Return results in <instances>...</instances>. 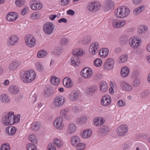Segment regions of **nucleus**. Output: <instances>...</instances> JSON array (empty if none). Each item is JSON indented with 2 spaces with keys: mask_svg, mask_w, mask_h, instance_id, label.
<instances>
[{
  "mask_svg": "<svg viewBox=\"0 0 150 150\" xmlns=\"http://www.w3.org/2000/svg\"><path fill=\"white\" fill-rule=\"evenodd\" d=\"M20 75L22 80L24 83H31L36 77L35 72L32 69H30L27 71L21 70L20 71Z\"/></svg>",
  "mask_w": 150,
  "mask_h": 150,
  "instance_id": "f257e3e1",
  "label": "nucleus"
},
{
  "mask_svg": "<svg viewBox=\"0 0 150 150\" xmlns=\"http://www.w3.org/2000/svg\"><path fill=\"white\" fill-rule=\"evenodd\" d=\"M14 113L13 112H8L3 113L2 118V123L5 126L13 124L14 121L13 117Z\"/></svg>",
  "mask_w": 150,
  "mask_h": 150,
  "instance_id": "f03ea898",
  "label": "nucleus"
},
{
  "mask_svg": "<svg viewBox=\"0 0 150 150\" xmlns=\"http://www.w3.org/2000/svg\"><path fill=\"white\" fill-rule=\"evenodd\" d=\"M130 13L129 9L126 6H123L115 12V16L117 18H123L128 16Z\"/></svg>",
  "mask_w": 150,
  "mask_h": 150,
  "instance_id": "7ed1b4c3",
  "label": "nucleus"
},
{
  "mask_svg": "<svg viewBox=\"0 0 150 150\" xmlns=\"http://www.w3.org/2000/svg\"><path fill=\"white\" fill-rule=\"evenodd\" d=\"M101 4L98 1L89 3L87 6L88 10L92 12H95L98 11L100 8Z\"/></svg>",
  "mask_w": 150,
  "mask_h": 150,
  "instance_id": "20e7f679",
  "label": "nucleus"
},
{
  "mask_svg": "<svg viewBox=\"0 0 150 150\" xmlns=\"http://www.w3.org/2000/svg\"><path fill=\"white\" fill-rule=\"evenodd\" d=\"M55 28L54 24L51 22H47L44 25L43 30L46 34H50L54 31Z\"/></svg>",
  "mask_w": 150,
  "mask_h": 150,
  "instance_id": "39448f33",
  "label": "nucleus"
},
{
  "mask_svg": "<svg viewBox=\"0 0 150 150\" xmlns=\"http://www.w3.org/2000/svg\"><path fill=\"white\" fill-rule=\"evenodd\" d=\"M36 39L31 35H27L25 37V42L26 45L29 47H34L35 44Z\"/></svg>",
  "mask_w": 150,
  "mask_h": 150,
  "instance_id": "423d86ee",
  "label": "nucleus"
},
{
  "mask_svg": "<svg viewBox=\"0 0 150 150\" xmlns=\"http://www.w3.org/2000/svg\"><path fill=\"white\" fill-rule=\"evenodd\" d=\"M141 40V39L135 37L131 38L129 41L130 46L134 48H137L139 47L140 45Z\"/></svg>",
  "mask_w": 150,
  "mask_h": 150,
  "instance_id": "0eeeda50",
  "label": "nucleus"
},
{
  "mask_svg": "<svg viewBox=\"0 0 150 150\" xmlns=\"http://www.w3.org/2000/svg\"><path fill=\"white\" fill-rule=\"evenodd\" d=\"M128 129V127L127 125H122L118 127L117 130V133L118 136L122 137L127 133Z\"/></svg>",
  "mask_w": 150,
  "mask_h": 150,
  "instance_id": "6e6552de",
  "label": "nucleus"
},
{
  "mask_svg": "<svg viewBox=\"0 0 150 150\" xmlns=\"http://www.w3.org/2000/svg\"><path fill=\"white\" fill-rule=\"evenodd\" d=\"M112 26L115 28H120L123 27L126 24L125 20L113 19L112 21Z\"/></svg>",
  "mask_w": 150,
  "mask_h": 150,
  "instance_id": "1a4fd4ad",
  "label": "nucleus"
},
{
  "mask_svg": "<svg viewBox=\"0 0 150 150\" xmlns=\"http://www.w3.org/2000/svg\"><path fill=\"white\" fill-rule=\"evenodd\" d=\"M65 99L62 96H56L53 100V103L54 105L57 107L62 106L64 103Z\"/></svg>",
  "mask_w": 150,
  "mask_h": 150,
  "instance_id": "9d476101",
  "label": "nucleus"
},
{
  "mask_svg": "<svg viewBox=\"0 0 150 150\" xmlns=\"http://www.w3.org/2000/svg\"><path fill=\"white\" fill-rule=\"evenodd\" d=\"M63 118L59 117L57 118L53 122V125L54 128L59 130L62 129L64 127L63 124Z\"/></svg>",
  "mask_w": 150,
  "mask_h": 150,
  "instance_id": "9b49d317",
  "label": "nucleus"
},
{
  "mask_svg": "<svg viewBox=\"0 0 150 150\" xmlns=\"http://www.w3.org/2000/svg\"><path fill=\"white\" fill-rule=\"evenodd\" d=\"M114 60L112 58L108 59L103 64V69L106 70L111 69L114 65Z\"/></svg>",
  "mask_w": 150,
  "mask_h": 150,
  "instance_id": "f8f14e48",
  "label": "nucleus"
},
{
  "mask_svg": "<svg viewBox=\"0 0 150 150\" xmlns=\"http://www.w3.org/2000/svg\"><path fill=\"white\" fill-rule=\"evenodd\" d=\"M81 73L82 77L85 79L89 78L93 74L91 69L87 68L83 69Z\"/></svg>",
  "mask_w": 150,
  "mask_h": 150,
  "instance_id": "ddd939ff",
  "label": "nucleus"
},
{
  "mask_svg": "<svg viewBox=\"0 0 150 150\" xmlns=\"http://www.w3.org/2000/svg\"><path fill=\"white\" fill-rule=\"evenodd\" d=\"M19 41L18 37L16 35H10L8 40V45L9 46L14 45Z\"/></svg>",
  "mask_w": 150,
  "mask_h": 150,
  "instance_id": "4468645a",
  "label": "nucleus"
},
{
  "mask_svg": "<svg viewBox=\"0 0 150 150\" xmlns=\"http://www.w3.org/2000/svg\"><path fill=\"white\" fill-rule=\"evenodd\" d=\"M111 102V98L109 96H105L102 97L101 100V105L104 106H106L110 105Z\"/></svg>",
  "mask_w": 150,
  "mask_h": 150,
  "instance_id": "2eb2a0df",
  "label": "nucleus"
},
{
  "mask_svg": "<svg viewBox=\"0 0 150 150\" xmlns=\"http://www.w3.org/2000/svg\"><path fill=\"white\" fill-rule=\"evenodd\" d=\"M98 43L95 42L92 43L90 46L89 52L91 54L94 55L96 53L98 50Z\"/></svg>",
  "mask_w": 150,
  "mask_h": 150,
  "instance_id": "dca6fc26",
  "label": "nucleus"
},
{
  "mask_svg": "<svg viewBox=\"0 0 150 150\" xmlns=\"http://www.w3.org/2000/svg\"><path fill=\"white\" fill-rule=\"evenodd\" d=\"M110 131V129L108 126L104 125L99 129L98 134L100 135L104 136L105 135Z\"/></svg>",
  "mask_w": 150,
  "mask_h": 150,
  "instance_id": "f3484780",
  "label": "nucleus"
},
{
  "mask_svg": "<svg viewBox=\"0 0 150 150\" xmlns=\"http://www.w3.org/2000/svg\"><path fill=\"white\" fill-rule=\"evenodd\" d=\"M31 8L33 10H39L42 7V5L40 3H38L36 1H32L30 3Z\"/></svg>",
  "mask_w": 150,
  "mask_h": 150,
  "instance_id": "a211bd4d",
  "label": "nucleus"
},
{
  "mask_svg": "<svg viewBox=\"0 0 150 150\" xmlns=\"http://www.w3.org/2000/svg\"><path fill=\"white\" fill-rule=\"evenodd\" d=\"M63 82L64 86L67 88H70L73 86V82L69 77L65 78L63 80Z\"/></svg>",
  "mask_w": 150,
  "mask_h": 150,
  "instance_id": "6ab92c4d",
  "label": "nucleus"
},
{
  "mask_svg": "<svg viewBox=\"0 0 150 150\" xmlns=\"http://www.w3.org/2000/svg\"><path fill=\"white\" fill-rule=\"evenodd\" d=\"M18 17L17 13L13 12L8 13L6 16V19L9 21H15Z\"/></svg>",
  "mask_w": 150,
  "mask_h": 150,
  "instance_id": "aec40b11",
  "label": "nucleus"
},
{
  "mask_svg": "<svg viewBox=\"0 0 150 150\" xmlns=\"http://www.w3.org/2000/svg\"><path fill=\"white\" fill-rule=\"evenodd\" d=\"M106 5L105 6V11H108L114 8L115 4L111 0H107L106 1Z\"/></svg>",
  "mask_w": 150,
  "mask_h": 150,
  "instance_id": "412c9836",
  "label": "nucleus"
},
{
  "mask_svg": "<svg viewBox=\"0 0 150 150\" xmlns=\"http://www.w3.org/2000/svg\"><path fill=\"white\" fill-rule=\"evenodd\" d=\"M8 91L11 94L16 95L19 93V88L17 86L11 85L9 87Z\"/></svg>",
  "mask_w": 150,
  "mask_h": 150,
  "instance_id": "4be33fe9",
  "label": "nucleus"
},
{
  "mask_svg": "<svg viewBox=\"0 0 150 150\" xmlns=\"http://www.w3.org/2000/svg\"><path fill=\"white\" fill-rule=\"evenodd\" d=\"M17 129L12 126L8 127L6 129V133L9 135L13 136L16 133Z\"/></svg>",
  "mask_w": 150,
  "mask_h": 150,
  "instance_id": "5701e85b",
  "label": "nucleus"
},
{
  "mask_svg": "<svg viewBox=\"0 0 150 150\" xmlns=\"http://www.w3.org/2000/svg\"><path fill=\"white\" fill-rule=\"evenodd\" d=\"M19 65L18 62L17 61H13L8 66V69L10 71H13L18 68Z\"/></svg>",
  "mask_w": 150,
  "mask_h": 150,
  "instance_id": "b1692460",
  "label": "nucleus"
},
{
  "mask_svg": "<svg viewBox=\"0 0 150 150\" xmlns=\"http://www.w3.org/2000/svg\"><path fill=\"white\" fill-rule=\"evenodd\" d=\"M10 98L5 94H2L0 96V100L2 103H9L10 102Z\"/></svg>",
  "mask_w": 150,
  "mask_h": 150,
  "instance_id": "393cba45",
  "label": "nucleus"
},
{
  "mask_svg": "<svg viewBox=\"0 0 150 150\" xmlns=\"http://www.w3.org/2000/svg\"><path fill=\"white\" fill-rule=\"evenodd\" d=\"M94 125L96 126H99L104 123L105 120L101 117H96L94 119Z\"/></svg>",
  "mask_w": 150,
  "mask_h": 150,
  "instance_id": "a878e982",
  "label": "nucleus"
},
{
  "mask_svg": "<svg viewBox=\"0 0 150 150\" xmlns=\"http://www.w3.org/2000/svg\"><path fill=\"white\" fill-rule=\"evenodd\" d=\"M129 38L128 36L126 35H123L121 36L119 40V42L121 45H125L128 42Z\"/></svg>",
  "mask_w": 150,
  "mask_h": 150,
  "instance_id": "bb28decb",
  "label": "nucleus"
},
{
  "mask_svg": "<svg viewBox=\"0 0 150 150\" xmlns=\"http://www.w3.org/2000/svg\"><path fill=\"white\" fill-rule=\"evenodd\" d=\"M54 91L53 88L49 86L46 88L44 90V96L45 97H49L52 94Z\"/></svg>",
  "mask_w": 150,
  "mask_h": 150,
  "instance_id": "cd10ccee",
  "label": "nucleus"
},
{
  "mask_svg": "<svg viewBox=\"0 0 150 150\" xmlns=\"http://www.w3.org/2000/svg\"><path fill=\"white\" fill-rule=\"evenodd\" d=\"M76 128V126L74 124L71 123L68 126L67 133L69 134H73L75 131Z\"/></svg>",
  "mask_w": 150,
  "mask_h": 150,
  "instance_id": "c85d7f7f",
  "label": "nucleus"
},
{
  "mask_svg": "<svg viewBox=\"0 0 150 150\" xmlns=\"http://www.w3.org/2000/svg\"><path fill=\"white\" fill-rule=\"evenodd\" d=\"M78 58L77 56L73 55L71 59V64L74 67H77L79 65V62H78Z\"/></svg>",
  "mask_w": 150,
  "mask_h": 150,
  "instance_id": "c756f323",
  "label": "nucleus"
},
{
  "mask_svg": "<svg viewBox=\"0 0 150 150\" xmlns=\"http://www.w3.org/2000/svg\"><path fill=\"white\" fill-rule=\"evenodd\" d=\"M40 127V123L38 122L35 121L31 124L30 128L33 131H36L39 129Z\"/></svg>",
  "mask_w": 150,
  "mask_h": 150,
  "instance_id": "7c9ffc66",
  "label": "nucleus"
},
{
  "mask_svg": "<svg viewBox=\"0 0 150 150\" xmlns=\"http://www.w3.org/2000/svg\"><path fill=\"white\" fill-rule=\"evenodd\" d=\"M100 91L103 93H105L108 90V84L105 81L102 82L100 86Z\"/></svg>",
  "mask_w": 150,
  "mask_h": 150,
  "instance_id": "2f4dec72",
  "label": "nucleus"
},
{
  "mask_svg": "<svg viewBox=\"0 0 150 150\" xmlns=\"http://www.w3.org/2000/svg\"><path fill=\"white\" fill-rule=\"evenodd\" d=\"M71 142L73 146H75L80 142V139L78 136H73L71 138Z\"/></svg>",
  "mask_w": 150,
  "mask_h": 150,
  "instance_id": "473e14b6",
  "label": "nucleus"
},
{
  "mask_svg": "<svg viewBox=\"0 0 150 150\" xmlns=\"http://www.w3.org/2000/svg\"><path fill=\"white\" fill-rule=\"evenodd\" d=\"M98 89L97 86L96 85H93L88 88L87 93L90 95H93Z\"/></svg>",
  "mask_w": 150,
  "mask_h": 150,
  "instance_id": "72a5a7b5",
  "label": "nucleus"
},
{
  "mask_svg": "<svg viewBox=\"0 0 150 150\" xmlns=\"http://www.w3.org/2000/svg\"><path fill=\"white\" fill-rule=\"evenodd\" d=\"M91 38L89 36H85L80 40V42L84 45L89 44L91 42Z\"/></svg>",
  "mask_w": 150,
  "mask_h": 150,
  "instance_id": "f704fd0d",
  "label": "nucleus"
},
{
  "mask_svg": "<svg viewBox=\"0 0 150 150\" xmlns=\"http://www.w3.org/2000/svg\"><path fill=\"white\" fill-rule=\"evenodd\" d=\"M109 52V50L108 49L104 48L100 50L99 54L101 57H105L108 55Z\"/></svg>",
  "mask_w": 150,
  "mask_h": 150,
  "instance_id": "c9c22d12",
  "label": "nucleus"
},
{
  "mask_svg": "<svg viewBox=\"0 0 150 150\" xmlns=\"http://www.w3.org/2000/svg\"><path fill=\"white\" fill-rule=\"evenodd\" d=\"M148 28L146 25H141L139 26L138 28V32L139 33H144L148 30Z\"/></svg>",
  "mask_w": 150,
  "mask_h": 150,
  "instance_id": "e433bc0d",
  "label": "nucleus"
},
{
  "mask_svg": "<svg viewBox=\"0 0 150 150\" xmlns=\"http://www.w3.org/2000/svg\"><path fill=\"white\" fill-rule=\"evenodd\" d=\"M50 81L51 83L54 85H57L60 82V79H59L54 76H53L51 77Z\"/></svg>",
  "mask_w": 150,
  "mask_h": 150,
  "instance_id": "4c0bfd02",
  "label": "nucleus"
},
{
  "mask_svg": "<svg viewBox=\"0 0 150 150\" xmlns=\"http://www.w3.org/2000/svg\"><path fill=\"white\" fill-rule=\"evenodd\" d=\"M129 72L128 68L127 67H124L122 68L121 70V76L123 77L127 76Z\"/></svg>",
  "mask_w": 150,
  "mask_h": 150,
  "instance_id": "58836bf2",
  "label": "nucleus"
},
{
  "mask_svg": "<svg viewBox=\"0 0 150 150\" xmlns=\"http://www.w3.org/2000/svg\"><path fill=\"white\" fill-rule=\"evenodd\" d=\"M92 131L90 129H87L82 133V137L84 138H87L90 137L92 134Z\"/></svg>",
  "mask_w": 150,
  "mask_h": 150,
  "instance_id": "ea45409f",
  "label": "nucleus"
},
{
  "mask_svg": "<svg viewBox=\"0 0 150 150\" xmlns=\"http://www.w3.org/2000/svg\"><path fill=\"white\" fill-rule=\"evenodd\" d=\"M123 89L127 91H130L132 89V86L129 84L123 83L122 85Z\"/></svg>",
  "mask_w": 150,
  "mask_h": 150,
  "instance_id": "a19ab883",
  "label": "nucleus"
},
{
  "mask_svg": "<svg viewBox=\"0 0 150 150\" xmlns=\"http://www.w3.org/2000/svg\"><path fill=\"white\" fill-rule=\"evenodd\" d=\"M79 96L78 91H73L70 93V99L71 100H75L78 98Z\"/></svg>",
  "mask_w": 150,
  "mask_h": 150,
  "instance_id": "79ce46f5",
  "label": "nucleus"
},
{
  "mask_svg": "<svg viewBox=\"0 0 150 150\" xmlns=\"http://www.w3.org/2000/svg\"><path fill=\"white\" fill-rule=\"evenodd\" d=\"M144 5H141L139 7L135 8L134 11V14L137 15L141 13L144 9Z\"/></svg>",
  "mask_w": 150,
  "mask_h": 150,
  "instance_id": "37998d69",
  "label": "nucleus"
},
{
  "mask_svg": "<svg viewBox=\"0 0 150 150\" xmlns=\"http://www.w3.org/2000/svg\"><path fill=\"white\" fill-rule=\"evenodd\" d=\"M47 52L44 50H41L38 52L37 56L39 58H42L45 57L47 54Z\"/></svg>",
  "mask_w": 150,
  "mask_h": 150,
  "instance_id": "c03bdc74",
  "label": "nucleus"
},
{
  "mask_svg": "<svg viewBox=\"0 0 150 150\" xmlns=\"http://www.w3.org/2000/svg\"><path fill=\"white\" fill-rule=\"evenodd\" d=\"M29 139L34 144H36L38 142L37 138L34 134H32L29 136Z\"/></svg>",
  "mask_w": 150,
  "mask_h": 150,
  "instance_id": "a18cd8bd",
  "label": "nucleus"
},
{
  "mask_svg": "<svg viewBox=\"0 0 150 150\" xmlns=\"http://www.w3.org/2000/svg\"><path fill=\"white\" fill-rule=\"evenodd\" d=\"M76 146L77 150H83L86 147V145L84 143H80L79 142Z\"/></svg>",
  "mask_w": 150,
  "mask_h": 150,
  "instance_id": "49530a36",
  "label": "nucleus"
},
{
  "mask_svg": "<svg viewBox=\"0 0 150 150\" xmlns=\"http://www.w3.org/2000/svg\"><path fill=\"white\" fill-rule=\"evenodd\" d=\"M86 121V118L85 117H81L78 118L77 121L78 124L80 125L84 124Z\"/></svg>",
  "mask_w": 150,
  "mask_h": 150,
  "instance_id": "de8ad7c7",
  "label": "nucleus"
},
{
  "mask_svg": "<svg viewBox=\"0 0 150 150\" xmlns=\"http://www.w3.org/2000/svg\"><path fill=\"white\" fill-rule=\"evenodd\" d=\"M94 65L97 67H100L102 64V60L99 58H97L95 59L94 62Z\"/></svg>",
  "mask_w": 150,
  "mask_h": 150,
  "instance_id": "09e8293b",
  "label": "nucleus"
},
{
  "mask_svg": "<svg viewBox=\"0 0 150 150\" xmlns=\"http://www.w3.org/2000/svg\"><path fill=\"white\" fill-rule=\"evenodd\" d=\"M83 51L81 49H76L74 50L73 53V55H83Z\"/></svg>",
  "mask_w": 150,
  "mask_h": 150,
  "instance_id": "8fccbe9b",
  "label": "nucleus"
},
{
  "mask_svg": "<svg viewBox=\"0 0 150 150\" xmlns=\"http://www.w3.org/2000/svg\"><path fill=\"white\" fill-rule=\"evenodd\" d=\"M25 1V0H16L15 4L17 6L21 7L24 4Z\"/></svg>",
  "mask_w": 150,
  "mask_h": 150,
  "instance_id": "3c124183",
  "label": "nucleus"
},
{
  "mask_svg": "<svg viewBox=\"0 0 150 150\" xmlns=\"http://www.w3.org/2000/svg\"><path fill=\"white\" fill-rule=\"evenodd\" d=\"M128 55L126 54L122 55L120 57V62H124L126 61L127 59Z\"/></svg>",
  "mask_w": 150,
  "mask_h": 150,
  "instance_id": "603ef678",
  "label": "nucleus"
},
{
  "mask_svg": "<svg viewBox=\"0 0 150 150\" xmlns=\"http://www.w3.org/2000/svg\"><path fill=\"white\" fill-rule=\"evenodd\" d=\"M40 14L38 12H35L31 15V18L33 19H36L39 18L40 16Z\"/></svg>",
  "mask_w": 150,
  "mask_h": 150,
  "instance_id": "864d4df0",
  "label": "nucleus"
},
{
  "mask_svg": "<svg viewBox=\"0 0 150 150\" xmlns=\"http://www.w3.org/2000/svg\"><path fill=\"white\" fill-rule=\"evenodd\" d=\"M26 149L27 150H36V146L31 143L27 144Z\"/></svg>",
  "mask_w": 150,
  "mask_h": 150,
  "instance_id": "5fc2aeb1",
  "label": "nucleus"
},
{
  "mask_svg": "<svg viewBox=\"0 0 150 150\" xmlns=\"http://www.w3.org/2000/svg\"><path fill=\"white\" fill-rule=\"evenodd\" d=\"M69 112L68 109H66L62 110L60 112L61 115L64 117H66L67 116V114Z\"/></svg>",
  "mask_w": 150,
  "mask_h": 150,
  "instance_id": "6e6d98bb",
  "label": "nucleus"
},
{
  "mask_svg": "<svg viewBox=\"0 0 150 150\" xmlns=\"http://www.w3.org/2000/svg\"><path fill=\"white\" fill-rule=\"evenodd\" d=\"M36 67L37 70L39 71H41L44 69V67L39 62H37L36 63Z\"/></svg>",
  "mask_w": 150,
  "mask_h": 150,
  "instance_id": "4d7b16f0",
  "label": "nucleus"
},
{
  "mask_svg": "<svg viewBox=\"0 0 150 150\" xmlns=\"http://www.w3.org/2000/svg\"><path fill=\"white\" fill-rule=\"evenodd\" d=\"M53 141L54 144L59 147L62 145V142L60 141L59 139L56 138L54 139Z\"/></svg>",
  "mask_w": 150,
  "mask_h": 150,
  "instance_id": "13d9d810",
  "label": "nucleus"
},
{
  "mask_svg": "<svg viewBox=\"0 0 150 150\" xmlns=\"http://www.w3.org/2000/svg\"><path fill=\"white\" fill-rule=\"evenodd\" d=\"M48 150H56V147L53 142L50 143L48 146Z\"/></svg>",
  "mask_w": 150,
  "mask_h": 150,
  "instance_id": "bf43d9fd",
  "label": "nucleus"
},
{
  "mask_svg": "<svg viewBox=\"0 0 150 150\" xmlns=\"http://www.w3.org/2000/svg\"><path fill=\"white\" fill-rule=\"evenodd\" d=\"M1 150H10V146L6 144H3L1 146Z\"/></svg>",
  "mask_w": 150,
  "mask_h": 150,
  "instance_id": "052dcab7",
  "label": "nucleus"
},
{
  "mask_svg": "<svg viewBox=\"0 0 150 150\" xmlns=\"http://www.w3.org/2000/svg\"><path fill=\"white\" fill-rule=\"evenodd\" d=\"M69 0H59V4L62 6H66L69 3Z\"/></svg>",
  "mask_w": 150,
  "mask_h": 150,
  "instance_id": "680f3d73",
  "label": "nucleus"
},
{
  "mask_svg": "<svg viewBox=\"0 0 150 150\" xmlns=\"http://www.w3.org/2000/svg\"><path fill=\"white\" fill-rule=\"evenodd\" d=\"M30 98L32 102H35L36 100L37 95L35 93H33L30 95Z\"/></svg>",
  "mask_w": 150,
  "mask_h": 150,
  "instance_id": "e2e57ef3",
  "label": "nucleus"
},
{
  "mask_svg": "<svg viewBox=\"0 0 150 150\" xmlns=\"http://www.w3.org/2000/svg\"><path fill=\"white\" fill-rule=\"evenodd\" d=\"M140 83V80L138 79H136L134 80L133 85L135 87H136L139 86Z\"/></svg>",
  "mask_w": 150,
  "mask_h": 150,
  "instance_id": "0e129e2a",
  "label": "nucleus"
},
{
  "mask_svg": "<svg viewBox=\"0 0 150 150\" xmlns=\"http://www.w3.org/2000/svg\"><path fill=\"white\" fill-rule=\"evenodd\" d=\"M126 103V102L122 100H120L117 103V105L118 107H123Z\"/></svg>",
  "mask_w": 150,
  "mask_h": 150,
  "instance_id": "69168bd1",
  "label": "nucleus"
},
{
  "mask_svg": "<svg viewBox=\"0 0 150 150\" xmlns=\"http://www.w3.org/2000/svg\"><path fill=\"white\" fill-rule=\"evenodd\" d=\"M63 52L62 50L59 47H56L54 50V52L57 54H61Z\"/></svg>",
  "mask_w": 150,
  "mask_h": 150,
  "instance_id": "338daca9",
  "label": "nucleus"
},
{
  "mask_svg": "<svg viewBox=\"0 0 150 150\" xmlns=\"http://www.w3.org/2000/svg\"><path fill=\"white\" fill-rule=\"evenodd\" d=\"M61 42L62 45H66L69 42V40L67 38H64L62 39Z\"/></svg>",
  "mask_w": 150,
  "mask_h": 150,
  "instance_id": "774afa93",
  "label": "nucleus"
}]
</instances>
